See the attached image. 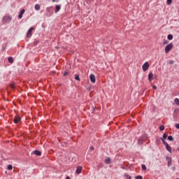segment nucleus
Listing matches in <instances>:
<instances>
[{
	"label": "nucleus",
	"instance_id": "f257e3e1",
	"mask_svg": "<svg viewBox=\"0 0 179 179\" xmlns=\"http://www.w3.org/2000/svg\"><path fill=\"white\" fill-rule=\"evenodd\" d=\"M3 24H8L12 21V16L10 15H6L3 17Z\"/></svg>",
	"mask_w": 179,
	"mask_h": 179
},
{
	"label": "nucleus",
	"instance_id": "f03ea898",
	"mask_svg": "<svg viewBox=\"0 0 179 179\" xmlns=\"http://www.w3.org/2000/svg\"><path fill=\"white\" fill-rule=\"evenodd\" d=\"M173 47V43H170L167 45L166 47L165 48V52L167 54L170 50H172Z\"/></svg>",
	"mask_w": 179,
	"mask_h": 179
},
{
	"label": "nucleus",
	"instance_id": "7ed1b4c3",
	"mask_svg": "<svg viewBox=\"0 0 179 179\" xmlns=\"http://www.w3.org/2000/svg\"><path fill=\"white\" fill-rule=\"evenodd\" d=\"M34 29L33 28V27H31L29 30H28V31H27V38H30L31 36V35H32V31L34 30Z\"/></svg>",
	"mask_w": 179,
	"mask_h": 179
},
{
	"label": "nucleus",
	"instance_id": "20e7f679",
	"mask_svg": "<svg viewBox=\"0 0 179 179\" xmlns=\"http://www.w3.org/2000/svg\"><path fill=\"white\" fill-rule=\"evenodd\" d=\"M149 66H150V65H149L148 62H146L143 65V70L144 71H146L148 69Z\"/></svg>",
	"mask_w": 179,
	"mask_h": 179
},
{
	"label": "nucleus",
	"instance_id": "39448f33",
	"mask_svg": "<svg viewBox=\"0 0 179 179\" xmlns=\"http://www.w3.org/2000/svg\"><path fill=\"white\" fill-rule=\"evenodd\" d=\"M20 121H21V118L18 115L15 116V117L13 120V122L15 124H18L19 122H20Z\"/></svg>",
	"mask_w": 179,
	"mask_h": 179
},
{
	"label": "nucleus",
	"instance_id": "423d86ee",
	"mask_svg": "<svg viewBox=\"0 0 179 179\" xmlns=\"http://www.w3.org/2000/svg\"><path fill=\"white\" fill-rule=\"evenodd\" d=\"M90 78L92 83H94L96 82V78L94 74H91L90 76Z\"/></svg>",
	"mask_w": 179,
	"mask_h": 179
},
{
	"label": "nucleus",
	"instance_id": "0eeeda50",
	"mask_svg": "<svg viewBox=\"0 0 179 179\" xmlns=\"http://www.w3.org/2000/svg\"><path fill=\"white\" fill-rule=\"evenodd\" d=\"M166 160H168V166H171L172 164V159L171 157H166Z\"/></svg>",
	"mask_w": 179,
	"mask_h": 179
},
{
	"label": "nucleus",
	"instance_id": "6e6552de",
	"mask_svg": "<svg viewBox=\"0 0 179 179\" xmlns=\"http://www.w3.org/2000/svg\"><path fill=\"white\" fill-rule=\"evenodd\" d=\"M24 12H25L24 9H22V10L20 11V14H19V15H18V18H19V19H21V18L22 17V15H23V14L24 13Z\"/></svg>",
	"mask_w": 179,
	"mask_h": 179
},
{
	"label": "nucleus",
	"instance_id": "1a4fd4ad",
	"mask_svg": "<svg viewBox=\"0 0 179 179\" xmlns=\"http://www.w3.org/2000/svg\"><path fill=\"white\" fill-rule=\"evenodd\" d=\"M153 76H154V75L152 73H149V75H148L149 81H150V82L152 81V80L153 79Z\"/></svg>",
	"mask_w": 179,
	"mask_h": 179
},
{
	"label": "nucleus",
	"instance_id": "9d476101",
	"mask_svg": "<svg viewBox=\"0 0 179 179\" xmlns=\"http://www.w3.org/2000/svg\"><path fill=\"white\" fill-rule=\"evenodd\" d=\"M81 171H82V167L81 166H78L77 169H76L77 174H80Z\"/></svg>",
	"mask_w": 179,
	"mask_h": 179
},
{
	"label": "nucleus",
	"instance_id": "9b49d317",
	"mask_svg": "<svg viewBox=\"0 0 179 179\" xmlns=\"http://www.w3.org/2000/svg\"><path fill=\"white\" fill-rule=\"evenodd\" d=\"M61 9V6L59 5H57L56 6V10L55 11V13H57V12H59V10Z\"/></svg>",
	"mask_w": 179,
	"mask_h": 179
},
{
	"label": "nucleus",
	"instance_id": "f8f14e48",
	"mask_svg": "<svg viewBox=\"0 0 179 179\" xmlns=\"http://www.w3.org/2000/svg\"><path fill=\"white\" fill-rule=\"evenodd\" d=\"M34 154L37 155V156H40L41 155V152L39 150H35L34 152Z\"/></svg>",
	"mask_w": 179,
	"mask_h": 179
},
{
	"label": "nucleus",
	"instance_id": "ddd939ff",
	"mask_svg": "<svg viewBox=\"0 0 179 179\" xmlns=\"http://www.w3.org/2000/svg\"><path fill=\"white\" fill-rule=\"evenodd\" d=\"M166 148L169 152H171V148L170 145H169V144L166 145Z\"/></svg>",
	"mask_w": 179,
	"mask_h": 179
},
{
	"label": "nucleus",
	"instance_id": "4468645a",
	"mask_svg": "<svg viewBox=\"0 0 179 179\" xmlns=\"http://www.w3.org/2000/svg\"><path fill=\"white\" fill-rule=\"evenodd\" d=\"M143 142V138H138V143L139 145H142Z\"/></svg>",
	"mask_w": 179,
	"mask_h": 179
},
{
	"label": "nucleus",
	"instance_id": "2eb2a0df",
	"mask_svg": "<svg viewBox=\"0 0 179 179\" xmlns=\"http://www.w3.org/2000/svg\"><path fill=\"white\" fill-rule=\"evenodd\" d=\"M34 8L36 10H39L41 8V6L38 4H36L34 6Z\"/></svg>",
	"mask_w": 179,
	"mask_h": 179
},
{
	"label": "nucleus",
	"instance_id": "dca6fc26",
	"mask_svg": "<svg viewBox=\"0 0 179 179\" xmlns=\"http://www.w3.org/2000/svg\"><path fill=\"white\" fill-rule=\"evenodd\" d=\"M8 62L10 64L13 63V58L12 57H8Z\"/></svg>",
	"mask_w": 179,
	"mask_h": 179
},
{
	"label": "nucleus",
	"instance_id": "f3484780",
	"mask_svg": "<svg viewBox=\"0 0 179 179\" xmlns=\"http://www.w3.org/2000/svg\"><path fill=\"white\" fill-rule=\"evenodd\" d=\"M174 101H175L176 104L179 106V99L178 98L175 99Z\"/></svg>",
	"mask_w": 179,
	"mask_h": 179
},
{
	"label": "nucleus",
	"instance_id": "a211bd4d",
	"mask_svg": "<svg viewBox=\"0 0 179 179\" xmlns=\"http://www.w3.org/2000/svg\"><path fill=\"white\" fill-rule=\"evenodd\" d=\"M8 170H13V166H12L11 164L8 166Z\"/></svg>",
	"mask_w": 179,
	"mask_h": 179
},
{
	"label": "nucleus",
	"instance_id": "6ab92c4d",
	"mask_svg": "<svg viewBox=\"0 0 179 179\" xmlns=\"http://www.w3.org/2000/svg\"><path fill=\"white\" fill-rule=\"evenodd\" d=\"M161 139H162L163 143H164L166 146V145H169V144L167 143V142H166L164 139H163L162 138H161Z\"/></svg>",
	"mask_w": 179,
	"mask_h": 179
},
{
	"label": "nucleus",
	"instance_id": "aec40b11",
	"mask_svg": "<svg viewBox=\"0 0 179 179\" xmlns=\"http://www.w3.org/2000/svg\"><path fill=\"white\" fill-rule=\"evenodd\" d=\"M167 38H168L169 40L171 41V40L173 39V36L171 34H169Z\"/></svg>",
	"mask_w": 179,
	"mask_h": 179
},
{
	"label": "nucleus",
	"instance_id": "412c9836",
	"mask_svg": "<svg viewBox=\"0 0 179 179\" xmlns=\"http://www.w3.org/2000/svg\"><path fill=\"white\" fill-rule=\"evenodd\" d=\"M168 139H169V141H173V136H168Z\"/></svg>",
	"mask_w": 179,
	"mask_h": 179
},
{
	"label": "nucleus",
	"instance_id": "4be33fe9",
	"mask_svg": "<svg viewBox=\"0 0 179 179\" xmlns=\"http://www.w3.org/2000/svg\"><path fill=\"white\" fill-rule=\"evenodd\" d=\"M164 129H165V127H164V125H161V126L159 127V129H160L161 131L164 130Z\"/></svg>",
	"mask_w": 179,
	"mask_h": 179
},
{
	"label": "nucleus",
	"instance_id": "5701e85b",
	"mask_svg": "<svg viewBox=\"0 0 179 179\" xmlns=\"http://www.w3.org/2000/svg\"><path fill=\"white\" fill-rule=\"evenodd\" d=\"M167 136H168L167 134L165 133V134H164L162 138L164 140V139H166L167 138Z\"/></svg>",
	"mask_w": 179,
	"mask_h": 179
},
{
	"label": "nucleus",
	"instance_id": "b1692460",
	"mask_svg": "<svg viewBox=\"0 0 179 179\" xmlns=\"http://www.w3.org/2000/svg\"><path fill=\"white\" fill-rule=\"evenodd\" d=\"M142 169H143V171H145V170L147 169V167H146V166H145V164H143V165H142Z\"/></svg>",
	"mask_w": 179,
	"mask_h": 179
},
{
	"label": "nucleus",
	"instance_id": "393cba45",
	"mask_svg": "<svg viewBox=\"0 0 179 179\" xmlns=\"http://www.w3.org/2000/svg\"><path fill=\"white\" fill-rule=\"evenodd\" d=\"M171 2H172V0H167L166 3H167V5L169 6L171 4Z\"/></svg>",
	"mask_w": 179,
	"mask_h": 179
},
{
	"label": "nucleus",
	"instance_id": "a878e982",
	"mask_svg": "<svg viewBox=\"0 0 179 179\" xmlns=\"http://www.w3.org/2000/svg\"><path fill=\"white\" fill-rule=\"evenodd\" d=\"M106 162L107 164H110V158H107V159H106Z\"/></svg>",
	"mask_w": 179,
	"mask_h": 179
},
{
	"label": "nucleus",
	"instance_id": "bb28decb",
	"mask_svg": "<svg viewBox=\"0 0 179 179\" xmlns=\"http://www.w3.org/2000/svg\"><path fill=\"white\" fill-rule=\"evenodd\" d=\"M135 179H143V177L141 176H136Z\"/></svg>",
	"mask_w": 179,
	"mask_h": 179
},
{
	"label": "nucleus",
	"instance_id": "cd10ccee",
	"mask_svg": "<svg viewBox=\"0 0 179 179\" xmlns=\"http://www.w3.org/2000/svg\"><path fill=\"white\" fill-rule=\"evenodd\" d=\"M76 80L80 81V77L79 76H76V78H75Z\"/></svg>",
	"mask_w": 179,
	"mask_h": 179
},
{
	"label": "nucleus",
	"instance_id": "c85d7f7f",
	"mask_svg": "<svg viewBox=\"0 0 179 179\" xmlns=\"http://www.w3.org/2000/svg\"><path fill=\"white\" fill-rule=\"evenodd\" d=\"M10 87H11L13 89H14V88L15 87V85L14 83H12V84L10 85Z\"/></svg>",
	"mask_w": 179,
	"mask_h": 179
},
{
	"label": "nucleus",
	"instance_id": "c756f323",
	"mask_svg": "<svg viewBox=\"0 0 179 179\" xmlns=\"http://www.w3.org/2000/svg\"><path fill=\"white\" fill-rule=\"evenodd\" d=\"M127 179H131V177L129 175H127Z\"/></svg>",
	"mask_w": 179,
	"mask_h": 179
},
{
	"label": "nucleus",
	"instance_id": "7c9ffc66",
	"mask_svg": "<svg viewBox=\"0 0 179 179\" xmlns=\"http://www.w3.org/2000/svg\"><path fill=\"white\" fill-rule=\"evenodd\" d=\"M176 127L177 129H179V124H176Z\"/></svg>",
	"mask_w": 179,
	"mask_h": 179
},
{
	"label": "nucleus",
	"instance_id": "2f4dec72",
	"mask_svg": "<svg viewBox=\"0 0 179 179\" xmlns=\"http://www.w3.org/2000/svg\"><path fill=\"white\" fill-rule=\"evenodd\" d=\"M174 63V62L173 60L170 61V64H173Z\"/></svg>",
	"mask_w": 179,
	"mask_h": 179
},
{
	"label": "nucleus",
	"instance_id": "473e14b6",
	"mask_svg": "<svg viewBox=\"0 0 179 179\" xmlns=\"http://www.w3.org/2000/svg\"><path fill=\"white\" fill-rule=\"evenodd\" d=\"M153 88L155 89V90H157V86L156 85H153Z\"/></svg>",
	"mask_w": 179,
	"mask_h": 179
},
{
	"label": "nucleus",
	"instance_id": "72a5a7b5",
	"mask_svg": "<svg viewBox=\"0 0 179 179\" xmlns=\"http://www.w3.org/2000/svg\"><path fill=\"white\" fill-rule=\"evenodd\" d=\"M67 74H68V73H67V72H66V73H64V76H67Z\"/></svg>",
	"mask_w": 179,
	"mask_h": 179
},
{
	"label": "nucleus",
	"instance_id": "f704fd0d",
	"mask_svg": "<svg viewBox=\"0 0 179 179\" xmlns=\"http://www.w3.org/2000/svg\"><path fill=\"white\" fill-rule=\"evenodd\" d=\"M90 149H91L92 150H94V147H93V146H91V147H90Z\"/></svg>",
	"mask_w": 179,
	"mask_h": 179
},
{
	"label": "nucleus",
	"instance_id": "c9c22d12",
	"mask_svg": "<svg viewBox=\"0 0 179 179\" xmlns=\"http://www.w3.org/2000/svg\"><path fill=\"white\" fill-rule=\"evenodd\" d=\"M52 2H55V0H52Z\"/></svg>",
	"mask_w": 179,
	"mask_h": 179
},
{
	"label": "nucleus",
	"instance_id": "e433bc0d",
	"mask_svg": "<svg viewBox=\"0 0 179 179\" xmlns=\"http://www.w3.org/2000/svg\"><path fill=\"white\" fill-rule=\"evenodd\" d=\"M178 150H179V148H178Z\"/></svg>",
	"mask_w": 179,
	"mask_h": 179
}]
</instances>
